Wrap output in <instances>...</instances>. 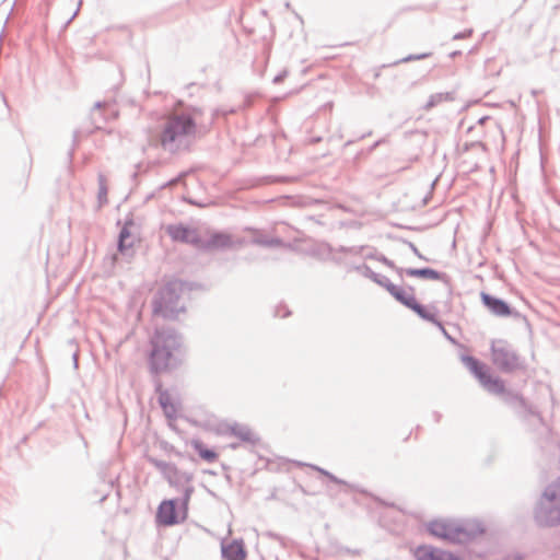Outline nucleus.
Segmentation results:
<instances>
[{
	"label": "nucleus",
	"instance_id": "18",
	"mask_svg": "<svg viewBox=\"0 0 560 560\" xmlns=\"http://www.w3.org/2000/svg\"><path fill=\"white\" fill-rule=\"evenodd\" d=\"M407 276L415 278H423L429 280H439L440 275L433 269L424 268V269H407Z\"/></svg>",
	"mask_w": 560,
	"mask_h": 560
},
{
	"label": "nucleus",
	"instance_id": "19",
	"mask_svg": "<svg viewBox=\"0 0 560 560\" xmlns=\"http://www.w3.org/2000/svg\"><path fill=\"white\" fill-rule=\"evenodd\" d=\"M151 463L158 468L160 469L162 472L164 474H167V472H171V471H176V467L166 463V462H162V460H158V459H150Z\"/></svg>",
	"mask_w": 560,
	"mask_h": 560
},
{
	"label": "nucleus",
	"instance_id": "7",
	"mask_svg": "<svg viewBox=\"0 0 560 560\" xmlns=\"http://www.w3.org/2000/svg\"><path fill=\"white\" fill-rule=\"evenodd\" d=\"M464 362L471 373L478 378L480 384L489 392L494 394H503L505 392L504 383L498 378L492 377L486 368L471 357H465Z\"/></svg>",
	"mask_w": 560,
	"mask_h": 560
},
{
	"label": "nucleus",
	"instance_id": "17",
	"mask_svg": "<svg viewBox=\"0 0 560 560\" xmlns=\"http://www.w3.org/2000/svg\"><path fill=\"white\" fill-rule=\"evenodd\" d=\"M136 243V237L131 235L129 229L127 226H124L120 235H119V252L125 253L126 250L133 247Z\"/></svg>",
	"mask_w": 560,
	"mask_h": 560
},
{
	"label": "nucleus",
	"instance_id": "2",
	"mask_svg": "<svg viewBox=\"0 0 560 560\" xmlns=\"http://www.w3.org/2000/svg\"><path fill=\"white\" fill-rule=\"evenodd\" d=\"M182 353V342L173 331H156L152 338L150 368L154 373H162L172 369Z\"/></svg>",
	"mask_w": 560,
	"mask_h": 560
},
{
	"label": "nucleus",
	"instance_id": "6",
	"mask_svg": "<svg viewBox=\"0 0 560 560\" xmlns=\"http://www.w3.org/2000/svg\"><path fill=\"white\" fill-rule=\"evenodd\" d=\"M179 288L176 283H170L163 287L153 301V314L159 316H168L174 313Z\"/></svg>",
	"mask_w": 560,
	"mask_h": 560
},
{
	"label": "nucleus",
	"instance_id": "16",
	"mask_svg": "<svg viewBox=\"0 0 560 560\" xmlns=\"http://www.w3.org/2000/svg\"><path fill=\"white\" fill-rule=\"evenodd\" d=\"M191 445L203 460L213 463L218 459V454L214 451L207 448L201 441L194 440Z\"/></svg>",
	"mask_w": 560,
	"mask_h": 560
},
{
	"label": "nucleus",
	"instance_id": "5",
	"mask_svg": "<svg viewBox=\"0 0 560 560\" xmlns=\"http://www.w3.org/2000/svg\"><path fill=\"white\" fill-rule=\"evenodd\" d=\"M429 532L436 537L450 541H466L472 535V530L468 526H460L456 522L447 520H436L429 524Z\"/></svg>",
	"mask_w": 560,
	"mask_h": 560
},
{
	"label": "nucleus",
	"instance_id": "11",
	"mask_svg": "<svg viewBox=\"0 0 560 560\" xmlns=\"http://www.w3.org/2000/svg\"><path fill=\"white\" fill-rule=\"evenodd\" d=\"M159 404L170 422L175 421L179 417L180 406L167 390L159 392Z\"/></svg>",
	"mask_w": 560,
	"mask_h": 560
},
{
	"label": "nucleus",
	"instance_id": "3",
	"mask_svg": "<svg viewBox=\"0 0 560 560\" xmlns=\"http://www.w3.org/2000/svg\"><path fill=\"white\" fill-rule=\"evenodd\" d=\"M191 489H187L182 502L164 500L160 503L155 520L159 525L173 526L186 521Z\"/></svg>",
	"mask_w": 560,
	"mask_h": 560
},
{
	"label": "nucleus",
	"instance_id": "10",
	"mask_svg": "<svg viewBox=\"0 0 560 560\" xmlns=\"http://www.w3.org/2000/svg\"><path fill=\"white\" fill-rule=\"evenodd\" d=\"M493 363L502 371L511 372L518 368L517 357L504 347L492 349Z\"/></svg>",
	"mask_w": 560,
	"mask_h": 560
},
{
	"label": "nucleus",
	"instance_id": "1",
	"mask_svg": "<svg viewBox=\"0 0 560 560\" xmlns=\"http://www.w3.org/2000/svg\"><path fill=\"white\" fill-rule=\"evenodd\" d=\"M201 110L196 107L177 104L170 110L152 136L154 142L163 150L178 152L188 147V140L198 133V120Z\"/></svg>",
	"mask_w": 560,
	"mask_h": 560
},
{
	"label": "nucleus",
	"instance_id": "9",
	"mask_svg": "<svg viewBox=\"0 0 560 560\" xmlns=\"http://www.w3.org/2000/svg\"><path fill=\"white\" fill-rule=\"evenodd\" d=\"M545 499L547 504L546 510H549L550 516L546 520V524L552 525L560 521V482L550 487L546 493Z\"/></svg>",
	"mask_w": 560,
	"mask_h": 560
},
{
	"label": "nucleus",
	"instance_id": "8",
	"mask_svg": "<svg viewBox=\"0 0 560 560\" xmlns=\"http://www.w3.org/2000/svg\"><path fill=\"white\" fill-rule=\"evenodd\" d=\"M166 232L175 242L187 243L198 247L203 246V237L196 229L179 224L167 226Z\"/></svg>",
	"mask_w": 560,
	"mask_h": 560
},
{
	"label": "nucleus",
	"instance_id": "4",
	"mask_svg": "<svg viewBox=\"0 0 560 560\" xmlns=\"http://www.w3.org/2000/svg\"><path fill=\"white\" fill-rule=\"evenodd\" d=\"M384 287L397 301H399L408 308L412 310L421 318L433 323L441 329H444L441 322L436 318L435 314L418 303L412 289L405 290L393 283H386Z\"/></svg>",
	"mask_w": 560,
	"mask_h": 560
},
{
	"label": "nucleus",
	"instance_id": "12",
	"mask_svg": "<svg viewBox=\"0 0 560 560\" xmlns=\"http://www.w3.org/2000/svg\"><path fill=\"white\" fill-rule=\"evenodd\" d=\"M222 556L225 560H246L247 552L242 540H232L222 545Z\"/></svg>",
	"mask_w": 560,
	"mask_h": 560
},
{
	"label": "nucleus",
	"instance_id": "15",
	"mask_svg": "<svg viewBox=\"0 0 560 560\" xmlns=\"http://www.w3.org/2000/svg\"><path fill=\"white\" fill-rule=\"evenodd\" d=\"M230 432L243 443L256 444L259 441L258 436L244 425L235 424L230 428Z\"/></svg>",
	"mask_w": 560,
	"mask_h": 560
},
{
	"label": "nucleus",
	"instance_id": "14",
	"mask_svg": "<svg viewBox=\"0 0 560 560\" xmlns=\"http://www.w3.org/2000/svg\"><path fill=\"white\" fill-rule=\"evenodd\" d=\"M232 245V238L226 233H211L208 237H203V246L201 248H224Z\"/></svg>",
	"mask_w": 560,
	"mask_h": 560
},
{
	"label": "nucleus",
	"instance_id": "13",
	"mask_svg": "<svg viewBox=\"0 0 560 560\" xmlns=\"http://www.w3.org/2000/svg\"><path fill=\"white\" fill-rule=\"evenodd\" d=\"M481 300L483 304L495 315L498 316H509L511 314V310L509 305L497 298H493L487 293H481Z\"/></svg>",
	"mask_w": 560,
	"mask_h": 560
}]
</instances>
